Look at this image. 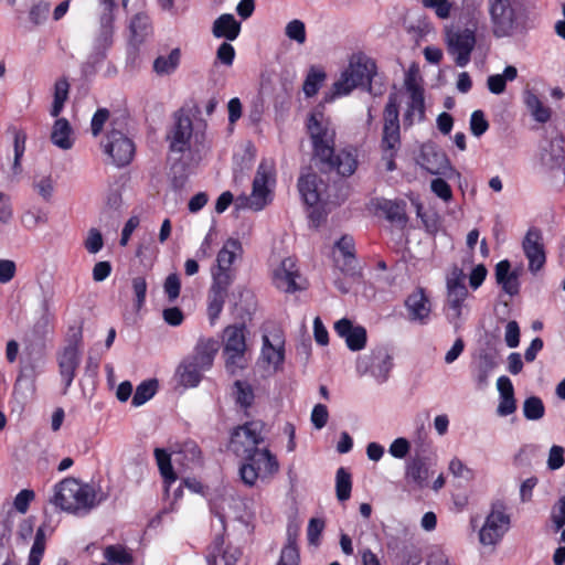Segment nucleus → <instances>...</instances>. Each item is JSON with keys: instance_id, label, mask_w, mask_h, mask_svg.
<instances>
[{"instance_id": "29", "label": "nucleus", "mask_w": 565, "mask_h": 565, "mask_svg": "<svg viewBox=\"0 0 565 565\" xmlns=\"http://www.w3.org/2000/svg\"><path fill=\"white\" fill-rule=\"evenodd\" d=\"M563 139L556 138L542 147L541 161L550 170L564 174Z\"/></svg>"}, {"instance_id": "5", "label": "nucleus", "mask_w": 565, "mask_h": 565, "mask_svg": "<svg viewBox=\"0 0 565 565\" xmlns=\"http://www.w3.org/2000/svg\"><path fill=\"white\" fill-rule=\"evenodd\" d=\"M376 74V65L372 58L363 53L353 54L348 67L340 78L333 84L330 95H326V102H332L337 97L350 94L359 86L370 85Z\"/></svg>"}, {"instance_id": "47", "label": "nucleus", "mask_w": 565, "mask_h": 565, "mask_svg": "<svg viewBox=\"0 0 565 565\" xmlns=\"http://www.w3.org/2000/svg\"><path fill=\"white\" fill-rule=\"evenodd\" d=\"M45 532L42 526L36 530L26 565H40L45 551Z\"/></svg>"}, {"instance_id": "49", "label": "nucleus", "mask_w": 565, "mask_h": 565, "mask_svg": "<svg viewBox=\"0 0 565 565\" xmlns=\"http://www.w3.org/2000/svg\"><path fill=\"white\" fill-rule=\"evenodd\" d=\"M324 79H326V73L323 71L317 70V68H311L310 72L308 73V75L305 79L303 86H302V90H303L305 95L307 97L315 96L319 92Z\"/></svg>"}, {"instance_id": "3", "label": "nucleus", "mask_w": 565, "mask_h": 565, "mask_svg": "<svg viewBox=\"0 0 565 565\" xmlns=\"http://www.w3.org/2000/svg\"><path fill=\"white\" fill-rule=\"evenodd\" d=\"M487 7L493 36L511 38L525 30L522 0H487Z\"/></svg>"}, {"instance_id": "50", "label": "nucleus", "mask_w": 565, "mask_h": 565, "mask_svg": "<svg viewBox=\"0 0 565 565\" xmlns=\"http://www.w3.org/2000/svg\"><path fill=\"white\" fill-rule=\"evenodd\" d=\"M262 358L267 364L277 367L284 361L281 348L274 347L267 335L263 337Z\"/></svg>"}, {"instance_id": "24", "label": "nucleus", "mask_w": 565, "mask_h": 565, "mask_svg": "<svg viewBox=\"0 0 565 565\" xmlns=\"http://www.w3.org/2000/svg\"><path fill=\"white\" fill-rule=\"evenodd\" d=\"M405 307L412 321L427 323L431 312V303L424 288H416L406 298Z\"/></svg>"}, {"instance_id": "55", "label": "nucleus", "mask_w": 565, "mask_h": 565, "mask_svg": "<svg viewBox=\"0 0 565 565\" xmlns=\"http://www.w3.org/2000/svg\"><path fill=\"white\" fill-rule=\"evenodd\" d=\"M551 521L555 531H559L565 525V495L561 497L552 507Z\"/></svg>"}, {"instance_id": "61", "label": "nucleus", "mask_w": 565, "mask_h": 565, "mask_svg": "<svg viewBox=\"0 0 565 565\" xmlns=\"http://www.w3.org/2000/svg\"><path fill=\"white\" fill-rule=\"evenodd\" d=\"M109 119V110L106 108H99L97 111L93 115L92 121H90V130L94 137H97L107 120Z\"/></svg>"}, {"instance_id": "32", "label": "nucleus", "mask_w": 565, "mask_h": 565, "mask_svg": "<svg viewBox=\"0 0 565 565\" xmlns=\"http://www.w3.org/2000/svg\"><path fill=\"white\" fill-rule=\"evenodd\" d=\"M299 527L297 525H288L287 542L284 545L280 557L276 565H299L300 555L297 545Z\"/></svg>"}, {"instance_id": "7", "label": "nucleus", "mask_w": 565, "mask_h": 565, "mask_svg": "<svg viewBox=\"0 0 565 565\" xmlns=\"http://www.w3.org/2000/svg\"><path fill=\"white\" fill-rule=\"evenodd\" d=\"M308 132L312 145V156L322 161H330L335 147V128L322 113L311 114L308 124Z\"/></svg>"}, {"instance_id": "51", "label": "nucleus", "mask_w": 565, "mask_h": 565, "mask_svg": "<svg viewBox=\"0 0 565 565\" xmlns=\"http://www.w3.org/2000/svg\"><path fill=\"white\" fill-rule=\"evenodd\" d=\"M523 414L529 420H539L545 414L542 399L537 396L527 397L523 403Z\"/></svg>"}, {"instance_id": "57", "label": "nucleus", "mask_w": 565, "mask_h": 565, "mask_svg": "<svg viewBox=\"0 0 565 565\" xmlns=\"http://www.w3.org/2000/svg\"><path fill=\"white\" fill-rule=\"evenodd\" d=\"M164 294L170 302H173L180 296L181 281L178 274L173 273L168 275L163 284Z\"/></svg>"}, {"instance_id": "21", "label": "nucleus", "mask_w": 565, "mask_h": 565, "mask_svg": "<svg viewBox=\"0 0 565 565\" xmlns=\"http://www.w3.org/2000/svg\"><path fill=\"white\" fill-rule=\"evenodd\" d=\"M334 331L344 339L351 351H361L367 341L366 329L362 326H354L348 318H342L334 323Z\"/></svg>"}, {"instance_id": "2", "label": "nucleus", "mask_w": 565, "mask_h": 565, "mask_svg": "<svg viewBox=\"0 0 565 565\" xmlns=\"http://www.w3.org/2000/svg\"><path fill=\"white\" fill-rule=\"evenodd\" d=\"M51 503L62 511L82 515L88 513L98 502L92 486L70 477L55 484Z\"/></svg>"}, {"instance_id": "36", "label": "nucleus", "mask_w": 565, "mask_h": 565, "mask_svg": "<svg viewBox=\"0 0 565 565\" xmlns=\"http://www.w3.org/2000/svg\"><path fill=\"white\" fill-rule=\"evenodd\" d=\"M153 455L159 468L160 476L163 480L166 491H169L170 487L178 479V476L174 472L171 463V454H169L166 449L156 448Z\"/></svg>"}, {"instance_id": "39", "label": "nucleus", "mask_w": 565, "mask_h": 565, "mask_svg": "<svg viewBox=\"0 0 565 565\" xmlns=\"http://www.w3.org/2000/svg\"><path fill=\"white\" fill-rule=\"evenodd\" d=\"M405 479L408 484L423 489L427 486L428 468L420 460L414 459L407 463Z\"/></svg>"}, {"instance_id": "14", "label": "nucleus", "mask_w": 565, "mask_h": 565, "mask_svg": "<svg viewBox=\"0 0 565 565\" xmlns=\"http://www.w3.org/2000/svg\"><path fill=\"white\" fill-rule=\"evenodd\" d=\"M104 152L117 167L129 164L135 157V143L120 130L110 129L102 141Z\"/></svg>"}, {"instance_id": "60", "label": "nucleus", "mask_w": 565, "mask_h": 565, "mask_svg": "<svg viewBox=\"0 0 565 565\" xmlns=\"http://www.w3.org/2000/svg\"><path fill=\"white\" fill-rule=\"evenodd\" d=\"M132 290L136 296V308L140 309L146 301L147 295V281L145 277L138 276L132 278L131 281Z\"/></svg>"}, {"instance_id": "16", "label": "nucleus", "mask_w": 565, "mask_h": 565, "mask_svg": "<svg viewBox=\"0 0 565 565\" xmlns=\"http://www.w3.org/2000/svg\"><path fill=\"white\" fill-rule=\"evenodd\" d=\"M522 250L529 263V271L533 275L541 271L546 264V250L543 233L539 227H530L522 241Z\"/></svg>"}, {"instance_id": "11", "label": "nucleus", "mask_w": 565, "mask_h": 565, "mask_svg": "<svg viewBox=\"0 0 565 565\" xmlns=\"http://www.w3.org/2000/svg\"><path fill=\"white\" fill-rule=\"evenodd\" d=\"M223 354L226 369L235 373L237 369L244 367V355L246 352V327L244 324L227 326L223 331Z\"/></svg>"}, {"instance_id": "18", "label": "nucleus", "mask_w": 565, "mask_h": 565, "mask_svg": "<svg viewBox=\"0 0 565 565\" xmlns=\"http://www.w3.org/2000/svg\"><path fill=\"white\" fill-rule=\"evenodd\" d=\"M447 40L449 53L455 57L456 64L460 67L466 66L476 44L473 31L465 29L449 32Z\"/></svg>"}, {"instance_id": "45", "label": "nucleus", "mask_w": 565, "mask_h": 565, "mask_svg": "<svg viewBox=\"0 0 565 565\" xmlns=\"http://www.w3.org/2000/svg\"><path fill=\"white\" fill-rule=\"evenodd\" d=\"M70 84L65 78L56 81L54 85V99L51 108V116L58 117L68 98Z\"/></svg>"}, {"instance_id": "10", "label": "nucleus", "mask_w": 565, "mask_h": 565, "mask_svg": "<svg viewBox=\"0 0 565 565\" xmlns=\"http://www.w3.org/2000/svg\"><path fill=\"white\" fill-rule=\"evenodd\" d=\"M393 366V354L384 345L375 347L370 354L359 356L356 360L358 373L360 375L370 374L377 383H384L388 380Z\"/></svg>"}, {"instance_id": "63", "label": "nucleus", "mask_w": 565, "mask_h": 565, "mask_svg": "<svg viewBox=\"0 0 565 565\" xmlns=\"http://www.w3.org/2000/svg\"><path fill=\"white\" fill-rule=\"evenodd\" d=\"M431 191L445 202H448L452 198V191L450 185L441 178L434 179L430 183Z\"/></svg>"}, {"instance_id": "62", "label": "nucleus", "mask_w": 565, "mask_h": 565, "mask_svg": "<svg viewBox=\"0 0 565 565\" xmlns=\"http://www.w3.org/2000/svg\"><path fill=\"white\" fill-rule=\"evenodd\" d=\"M50 9L49 2L41 1L34 4L29 13L30 20L36 25L43 23L49 15Z\"/></svg>"}, {"instance_id": "35", "label": "nucleus", "mask_w": 565, "mask_h": 565, "mask_svg": "<svg viewBox=\"0 0 565 565\" xmlns=\"http://www.w3.org/2000/svg\"><path fill=\"white\" fill-rule=\"evenodd\" d=\"M51 140L54 146L62 150H68L74 145L73 129L65 118H57L54 121Z\"/></svg>"}, {"instance_id": "34", "label": "nucleus", "mask_w": 565, "mask_h": 565, "mask_svg": "<svg viewBox=\"0 0 565 565\" xmlns=\"http://www.w3.org/2000/svg\"><path fill=\"white\" fill-rule=\"evenodd\" d=\"M204 371V369H201V366L190 360H184L175 371V379L184 388L196 387L202 380Z\"/></svg>"}, {"instance_id": "56", "label": "nucleus", "mask_w": 565, "mask_h": 565, "mask_svg": "<svg viewBox=\"0 0 565 565\" xmlns=\"http://www.w3.org/2000/svg\"><path fill=\"white\" fill-rule=\"evenodd\" d=\"M84 246L89 254H97L104 247L103 235L99 230L90 228L84 241Z\"/></svg>"}, {"instance_id": "4", "label": "nucleus", "mask_w": 565, "mask_h": 565, "mask_svg": "<svg viewBox=\"0 0 565 565\" xmlns=\"http://www.w3.org/2000/svg\"><path fill=\"white\" fill-rule=\"evenodd\" d=\"M398 107L397 94H390L383 111V127L380 141L382 161L385 164V170L390 172L396 169L395 159L402 146Z\"/></svg>"}, {"instance_id": "12", "label": "nucleus", "mask_w": 565, "mask_h": 565, "mask_svg": "<svg viewBox=\"0 0 565 565\" xmlns=\"http://www.w3.org/2000/svg\"><path fill=\"white\" fill-rule=\"evenodd\" d=\"M275 163L273 160L263 159L258 167L253 181V190L250 194V207L259 211L263 210L270 201L271 188L275 185L276 179Z\"/></svg>"}, {"instance_id": "43", "label": "nucleus", "mask_w": 565, "mask_h": 565, "mask_svg": "<svg viewBox=\"0 0 565 565\" xmlns=\"http://www.w3.org/2000/svg\"><path fill=\"white\" fill-rule=\"evenodd\" d=\"M233 395L237 405L247 409L254 404L255 394L253 386L246 382L237 380L233 385Z\"/></svg>"}, {"instance_id": "44", "label": "nucleus", "mask_w": 565, "mask_h": 565, "mask_svg": "<svg viewBox=\"0 0 565 565\" xmlns=\"http://www.w3.org/2000/svg\"><path fill=\"white\" fill-rule=\"evenodd\" d=\"M352 490L351 473L343 467L337 470L335 493L339 501L344 502L350 499Z\"/></svg>"}, {"instance_id": "1", "label": "nucleus", "mask_w": 565, "mask_h": 565, "mask_svg": "<svg viewBox=\"0 0 565 565\" xmlns=\"http://www.w3.org/2000/svg\"><path fill=\"white\" fill-rule=\"evenodd\" d=\"M263 430L262 422H247L236 427L231 436V450L244 458L239 476L248 487L268 483L279 471L277 457L268 448H258L264 441Z\"/></svg>"}, {"instance_id": "27", "label": "nucleus", "mask_w": 565, "mask_h": 565, "mask_svg": "<svg viewBox=\"0 0 565 565\" xmlns=\"http://www.w3.org/2000/svg\"><path fill=\"white\" fill-rule=\"evenodd\" d=\"M231 286V284L218 280H212L211 282L207 297V315L212 324L218 319L223 310Z\"/></svg>"}, {"instance_id": "13", "label": "nucleus", "mask_w": 565, "mask_h": 565, "mask_svg": "<svg viewBox=\"0 0 565 565\" xmlns=\"http://www.w3.org/2000/svg\"><path fill=\"white\" fill-rule=\"evenodd\" d=\"M100 13L94 38V51L105 56L106 51L113 45L115 34L116 0H98Z\"/></svg>"}, {"instance_id": "41", "label": "nucleus", "mask_w": 565, "mask_h": 565, "mask_svg": "<svg viewBox=\"0 0 565 565\" xmlns=\"http://www.w3.org/2000/svg\"><path fill=\"white\" fill-rule=\"evenodd\" d=\"M180 58V50L173 49L168 55H160L154 60L153 71L160 76L170 75L178 68Z\"/></svg>"}, {"instance_id": "19", "label": "nucleus", "mask_w": 565, "mask_h": 565, "mask_svg": "<svg viewBox=\"0 0 565 565\" xmlns=\"http://www.w3.org/2000/svg\"><path fill=\"white\" fill-rule=\"evenodd\" d=\"M242 552L238 547L226 544L223 534H216L207 547V565H236Z\"/></svg>"}, {"instance_id": "22", "label": "nucleus", "mask_w": 565, "mask_h": 565, "mask_svg": "<svg viewBox=\"0 0 565 565\" xmlns=\"http://www.w3.org/2000/svg\"><path fill=\"white\" fill-rule=\"evenodd\" d=\"M298 190L303 202L310 207H316L321 201L324 184L315 172L307 170L299 177Z\"/></svg>"}, {"instance_id": "28", "label": "nucleus", "mask_w": 565, "mask_h": 565, "mask_svg": "<svg viewBox=\"0 0 565 565\" xmlns=\"http://www.w3.org/2000/svg\"><path fill=\"white\" fill-rule=\"evenodd\" d=\"M218 348V342L215 339L200 338L189 360L201 369L209 370L213 365Z\"/></svg>"}, {"instance_id": "31", "label": "nucleus", "mask_w": 565, "mask_h": 565, "mask_svg": "<svg viewBox=\"0 0 565 565\" xmlns=\"http://www.w3.org/2000/svg\"><path fill=\"white\" fill-rule=\"evenodd\" d=\"M376 207L390 223L401 227L406 225L408 217L405 201L382 200L377 203Z\"/></svg>"}, {"instance_id": "6", "label": "nucleus", "mask_w": 565, "mask_h": 565, "mask_svg": "<svg viewBox=\"0 0 565 565\" xmlns=\"http://www.w3.org/2000/svg\"><path fill=\"white\" fill-rule=\"evenodd\" d=\"M83 328L73 326L68 329L66 344L57 352L58 373L64 384V393L71 387L82 361Z\"/></svg>"}, {"instance_id": "8", "label": "nucleus", "mask_w": 565, "mask_h": 565, "mask_svg": "<svg viewBox=\"0 0 565 565\" xmlns=\"http://www.w3.org/2000/svg\"><path fill=\"white\" fill-rule=\"evenodd\" d=\"M404 87L407 93L406 109L403 115L404 125L413 126L425 119V98L422 78L418 70L411 67L404 78Z\"/></svg>"}, {"instance_id": "30", "label": "nucleus", "mask_w": 565, "mask_h": 565, "mask_svg": "<svg viewBox=\"0 0 565 565\" xmlns=\"http://www.w3.org/2000/svg\"><path fill=\"white\" fill-rule=\"evenodd\" d=\"M511 264L508 259H503L495 265V279L502 287L503 291L510 296H515L520 290L519 275L511 271Z\"/></svg>"}, {"instance_id": "20", "label": "nucleus", "mask_w": 565, "mask_h": 565, "mask_svg": "<svg viewBox=\"0 0 565 565\" xmlns=\"http://www.w3.org/2000/svg\"><path fill=\"white\" fill-rule=\"evenodd\" d=\"M193 132L192 120L189 116L178 113L169 135L170 150L182 153L190 148V140Z\"/></svg>"}, {"instance_id": "23", "label": "nucleus", "mask_w": 565, "mask_h": 565, "mask_svg": "<svg viewBox=\"0 0 565 565\" xmlns=\"http://www.w3.org/2000/svg\"><path fill=\"white\" fill-rule=\"evenodd\" d=\"M334 260L342 273L351 276L358 274L355 246L352 236L343 235L335 243Z\"/></svg>"}, {"instance_id": "40", "label": "nucleus", "mask_w": 565, "mask_h": 565, "mask_svg": "<svg viewBox=\"0 0 565 565\" xmlns=\"http://www.w3.org/2000/svg\"><path fill=\"white\" fill-rule=\"evenodd\" d=\"M518 76L516 67L509 65L502 74L490 75L487 79L488 89L495 95H500L505 90L507 82H512Z\"/></svg>"}, {"instance_id": "64", "label": "nucleus", "mask_w": 565, "mask_h": 565, "mask_svg": "<svg viewBox=\"0 0 565 565\" xmlns=\"http://www.w3.org/2000/svg\"><path fill=\"white\" fill-rule=\"evenodd\" d=\"M411 445L406 438L399 437L390 445L388 452L396 459H403L409 452Z\"/></svg>"}, {"instance_id": "17", "label": "nucleus", "mask_w": 565, "mask_h": 565, "mask_svg": "<svg viewBox=\"0 0 565 565\" xmlns=\"http://www.w3.org/2000/svg\"><path fill=\"white\" fill-rule=\"evenodd\" d=\"M465 274L459 268H454L447 277V306L451 313V320H458L462 313V307L466 298L468 297V289L465 285Z\"/></svg>"}, {"instance_id": "48", "label": "nucleus", "mask_w": 565, "mask_h": 565, "mask_svg": "<svg viewBox=\"0 0 565 565\" xmlns=\"http://www.w3.org/2000/svg\"><path fill=\"white\" fill-rule=\"evenodd\" d=\"M47 222V213L40 207L30 209L21 216V223L26 230H35L38 226L45 225Z\"/></svg>"}, {"instance_id": "33", "label": "nucleus", "mask_w": 565, "mask_h": 565, "mask_svg": "<svg viewBox=\"0 0 565 565\" xmlns=\"http://www.w3.org/2000/svg\"><path fill=\"white\" fill-rule=\"evenodd\" d=\"M241 32V23L236 21L233 14L224 13L213 23L212 33L217 39L234 41Z\"/></svg>"}, {"instance_id": "52", "label": "nucleus", "mask_w": 565, "mask_h": 565, "mask_svg": "<svg viewBox=\"0 0 565 565\" xmlns=\"http://www.w3.org/2000/svg\"><path fill=\"white\" fill-rule=\"evenodd\" d=\"M420 2L425 9L434 11L440 20H447L451 15L454 3L450 0H422Z\"/></svg>"}, {"instance_id": "38", "label": "nucleus", "mask_w": 565, "mask_h": 565, "mask_svg": "<svg viewBox=\"0 0 565 565\" xmlns=\"http://www.w3.org/2000/svg\"><path fill=\"white\" fill-rule=\"evenodd\" d=\"M103 556L109 565H130L134 562L132 551L119 543L104 547Z\"/></svg>"}, {"instance_id": "46", "label": "nucleus", "mask_w": 565, "mask_h": 565, "mask_svg": "<svg viewBox=\"0 0 565 565\" xmlns=\"http://www.w3.org/2000/svg\"><path fill=\"white\" fill-rule=\"evenodd\" d=\"M158 390V381L157 380H148L141 382L132 396L131 404L135 407H139L147 403L149 399L153 397Z\"/></svg>"}, {"instance_id": "59", "label": "nucleus", "mask_w": 565, "mask_h": 565, "mask_svg": "<svg viewBox=\"0 0 565 565\" xmlns=\"http://www.w3.org/2000/svg\"><path fill=\"white\" fill-rule=\"evenodd\" d=\"M179 455H184L188 460L186 467L191 465L201 463V450L194 441H186L183 444Z\"/></svg>"}, {"instance_id": "9", "label": "nucleus", "mask_w": 565, "mask_h": 565, "mask_svg": "<svg viewBox=\"0 0 565 565\" xmlns=\"http://www.w3.org/2000/svg\"><path fill=\"white\" fill-rule=\"evenodd\" d=\"M243 245L237 238H228L216 255V264L211 268L212 280L233 284L236 278L235 263L242 259Z\"/></svg>"}, {"instance_id": "25", "label": "nucleus", "mask_w": 565, "mask_h": 565, "mask_svg": "<svg viewBox=\"0 0 565 565\" xmlns=\"http://www.w3.org/2000/svg\"><path fill=\"white\" fill-rule=\"evenodd\" d=\"M358 150L354 147H348L340 150L338 153H332L330 161H322L329 170H334L342 177L352 175L358 169Z\"/></svg>"}, {"instance_id": "37", "label": "nucleus", "mask_w": 565, "mask_h": 565, "mask_svg": "<svg viewBox=\"0 0 565 565\" xmlns=\"http://www.w3.org/2000/svg\"><path fill=\"white\" fill-rule=\"evenodd\" d=\"M130 41L135 45L141 44L152 34L150 18L145 13H137L130 21Z\"/></svg>"}, {"instance_id": "15", "label": "nucleus", "mask_w": 565, "mask_h": 565, "mask_svg": "<svg viewBox=\"0 0 565 565\" xmlns=\"http://www.w3.org/2000/svg\"><path fill=\"white\" fill-rule=\"evenodd\" d=\"M509 526L510 518L505 513L503 505H493L479 531L480 543L483 545H495L501 541Z\"/></svg>"}, {"instance_id": "42", "label": "nucleus", "mask_w": 565, "mask_h": 565, "mask_svg": "<svg viewBox=\"0 0 565 565\" xmlns=\"http://www.w3.org/2000/svg\"><path fill=\"white\" fill-rule=\"evenodd\" d=\"M524 103L536 121L544 124L550 120L551 110L548 107L543 105L536 94L530 90L525 92Z\"/></svg>"}, {"instance_id": "54", "label": "nucleus", "mask_w": 565, "mask_h": 565, "mask_svg": "<svg viewBox=\"0 0 565 565\" xmlns=\"http://www.w3.org/2000/svg\"><path fill=\"white\" fill-rule=\"evenodd\" d=\"M285 33L288 39L299 44L306 42V25L301 20L295 19L287 23Z\"/></svg>"}, {"instance_id": "58", "label": "nucleus", "mask_w": 565, "mask_h": 565, "mask_svg": "<svg viewBox=\"0 0 565 565\" xmlns=\"http://www.w3.org/2000/svg\"><path fill=\"white\" fill-rule=\"evenodd\" d=\"M489 128V124L482 110H475L470 117V130L473 136H482Z\"/></svg>"}, {"instance_id": "53", "label": "nucleus", "mask_w": 565, "mask_h": 565, "mask_svg": "<svg viewBox=\"0 0 565 565\" xmlns=\"http://www.w3.org/2000/svg\"><path fill=\"white\" fill-rule=\"evenodd\" d=\"M33 189L44 201L49 202L54 193V181L51 175H43L33 181Z\"/></svg>"}, {"instance_id": "26", "label": "nucleus", "mask_w": 565, "mask_h": 565, "mask_svg": "<svg viewBox=\"0 0 565 565\" xmlns=\"http://www.w3.org/2000/svg\"><path fill=\"white\" fill-rule=\"evenodd\" d=\"M299 277L296 260L287 257L281 260L278 268L274 271V284L284 292H295L299 289L296 279Z\"/></svg>"}]
</instances>
